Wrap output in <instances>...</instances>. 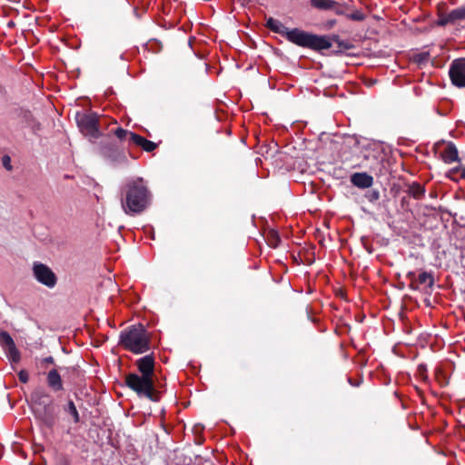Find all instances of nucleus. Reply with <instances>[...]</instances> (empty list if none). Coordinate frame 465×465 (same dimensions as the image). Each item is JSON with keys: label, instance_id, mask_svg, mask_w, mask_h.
I'll return each instance as SVG.
<instances>
[{"label": "nucleus", "instance_id": "nucleus-8", "mask_svg": "<svg viewBox=\"0 0 465 465\" xmlns=\"http://www.w3.org/2000/svg\"><path fill=\"white\" fill-rule=\"evenodd\" d=\"M99 153L113 164H119L127 162L124 148L117 142L107 139L99 144Z\"/></svg>", "mask_w": 465, "mask_h": 465}, {"label": "nucleus", "instance_id": "nucleus-3", "mask_svg": "<svg viewBox=\"0 0 465 465\" xmlns=\"http://www.w3.org/2000/svg\"><path fill=\"white\" fill-rule=\"evenodd\" d=\"M35 418L47 429H53L57 420V410L51 395L43 389L35 390L30 395Z\"/></svg>", "mask_w": 465, "mask_h": 465}, {"label": "nucleus", "instance_id": "nucleus-18", "mask_svg": "<svg viewBox=\"0 0 465 465\" xmlns=\"http://www.w3.org/2000/svg\"><path fill=\"white\" fill-rule=\"evenodd\" d=\"M326 36L329 37V42L331 44V40H332L333 42H335L338 45L339 50L332 51V54L335 55L341 54L343 53V51L351 50L354 47L352 44H351L348 41L341 40L340 38V36L337 35H333L331 36H329V35H326Z\"/></svg>", "mask_w": 465, "mask_h": 465}, {"label": "nucleus", "instance_id": "nucleus-11", "mask_svg": "<svg viewBox=\"0 0 465 465\" xmlns=\"http://www.w3.org/2000/svg\"><path fill=\"white\" fill-rule=\"evenodd\" d=\"M449 74L454 85L465 87V59L460 58L454 60Z\"/></svg>", "mask_w": 465, "mask_h": 465}, {"label": "nucleus", "instance_id": "nucleus-22", "mask_svg": "<svg viewBox=\"0 0 465 465\" xmlns=\"http://www.w3.org/2000/svg\"><path fill=\"white\" fill-rule=\"evenodd\" d=\"M266 242L270 247H278L281 242L279 233L275 230H270L266 234Z\"/></svg>", "mask_w": 465, "mask_h": 465}, {"label": "nucleus", "instance_id": "nucleus-26", "mask_svg": "<svg viewBox=\"0 0 465 465\" xmlns=\"http://www.w3.org/2000/svg\"><path fill=\"white\" fill-rule=\"evenodd\" d=\"M346 16L347 18L357 22L364 21L366 18V15L361 10H355L351 14L346 15Z\"/></svg>", "mask_w": 465, "mask_h": 465}, {"label": "nucleus", "instance_id": "nucleus-9", "mask_svg": "<svg viewBox=\"0 0 465 465\" xmlns=\"http://www.w3.org/2000/svg\"><path fill=\"white\" fill-rule=\"evenodd\" d=\"M33 274L38 282L48 287L54 288L57 283V277L50 267L40 262L33 263Z\"/></svg>", "mask_w": 465, "mask_h": 465}, {"label": "nucleus", "instance_id": "nucleus-24", "mask_svg": "<svg viewBox=\"0 0 465 465\" xmlns=\"http://www.w3.org/2000/svg\"><path fill=\"white\" fill-rule=\"evenodd\" d=\"M351 9V6L348 4H341L335 1V6H333L331 10H333L337 15H346V12Z\"/></svg>", "mask_w": 465, "mask_h": 465}, {"label": "nucleus", "instance_id": "nucleus-7", "mask_svg": "<svg viewBox=\"0 0 465 465\" xmlns=\"http://www.w3.org/2000/svg\"><path fill=\"white\" fill-rule=\"evenodd\" d=\"M75 121L81 133L90 141L96 140L102 135L99 128V116L96 113H77Z\"/></svg>", "mask_w": 465, "mask_h": 465}, {"label": "nucleus", "instance_id": "nucleus-40", "mask_svg": "<svg viewBox=\"0 0 465 465\" xmlns=\"http://www.w3.org/2000/svg\"><path fill=\"white\" fill-rule=\"evenodd\" d=\"M336 24V20H330L327 23L328 27H332Z\"/></svg>", "mask_w": 465, "mask_h": 465}, {"label": "nucleus", "instance_id": "nucleus-10", "mask_svg": "<svg viewBox=\"0 0 465 465\" xmlns=\"http://www.w3.org/2000/svg\"><path fill=\"white\" fill-rule=\"evenodd\" d=\"M0 346L5 351L6 356L12 362L18 363L20 361V351L16 348L13 338L6 331H0Z\"/></svg>", "mask_w": 465, "mask_h": 465}, {"label": "nucleus", "instance_id": "nucleus-23", "mask_svg": "<svg viewBox=\"0 0 465 465\" xmlns=\"http://www.w3.org/2000/svg\"><path fill=\"white\" fill-rule=\"evenodd\" d=\"M430 54L429 52H421L413 56V61L420 66H425L430 61Z\"/></svg>", "mask_w": 465, "mask_h": 465}, {"label": "nucleus", "instance_id": "nucleus-34", "mask_svg": "<svg viewBox=\"0 0 465 465\" xmlns=\"http://www.w3.org/2000/svg\"><path fill=\"white\" fill-rule=\"evenodd\" d=\"M28 126H30L32 128L34 133H35L36 131H39L41 129V124L39 122H37L35 119V122H32L31 124H29Z\"/></svg>", "mask_w": 465, "mask_h": 465}, {"label": "nucleus", "instance_id": "nucleus-45", "mask_svg": "<svg viewBox=\"0 0 465 465\" xmlns=\"http://www.w3.org/2000/svg\"><path fill=\"white\" fill-rule=\"evenodd\" d=\"M437 453H438V454H440V453H441V451H440V450H437ZM442 455H444V456H445L446 454H445L444 452H442Z\"/></svg>", "mask_w": 465, "mask_h": 465}, {"label": "nucleus", "instance_id": "nucleus-36", "mask_svg": "<svg viewBox=\"0 0 465 465\" xmlns=\"http://www.w3.org/2000/svg\"><path fill=\"white\" fill-rule=\"evenodd\" d=\"M34 453H41L44 450V446L42 444H35L34 445Z\"/></svg>", "mask_w": 465, "mask_h": 465}, {"label": "nucleus", "instance_id": "nucleus-28", "mask_svg": "<svg viewBox=\"0 0 465 465\" xmlns=\"http://www.w3.org/2000/svg\"><path fill=\"white\" fill-rule=\"evenodd\" d=\"M60 370L64 371L70 376L78 377L80 373L79 366L60 367Z\"/></svg>", "mask_w": 465, "mask_h": 465}, {"label": "nucleus", "instance_id": "nucleus-1", "mask_svg": "<svg viewBox=\"0 0 465 465\" xmlns=\"http://www.w3.org/2000/svg\"><path fill=\"white\" fill-rule=\"evenodd\" d=\"M265 26L272 32L285 37L290 43L315 52L330 49L332 45L329 42V37L325 35H315L297 27L290 29L281 21L272 17L266 20Z\"/></svg>", "mask_w": 465, "mask_h": 465}, {"label": "nucleus", "instance_id": "nucleus-19", "mask_svg": "<svg viewBox=\"0 0 465 465\" xmlns=\"http://www.w3.org/2000/svg\"><path fill=\"white\" fill-rule=\"evenodd\" d=\"M63 410L65 413H68L74 423H78L80 421V415L76 409V406L72 399H68L65 405H64Z\"/></svg>", "mask_w": 465, "mask_h": 465}, {"label": "nucleus", "instance_id": "nucleus-25", "mask_svg": "<svg viewBox=\"0 0 465 465\" xmlns=\"http://www.w3.org/2000/svg\"><path fill=\"white\" fill-rule=\"evenodd\" d=\"M114 134L121 141L128 138L129 141L131 142V134H134V133L130 132L128 130H125L122 127H118L114 131Z\"/></svg>", "mask_w": 465, "mask_h": 465}, {"label": "nucleus", "instance_id": "nucleus-41", "mask_svg": "<svg viewBox=\"0 0 465 465\" xmlns=\"http://www.w3.org/2000/svg\"><path fill=\"white\" fill-rule=\"evenodd\" d=\"M431 152L436 154V143L431 145Z\"/></svg>", "mask_w": 465, "mask_h": 465}, {"label": "nucleus", "instance_id": "nucleus-17", "mask_svg": "<svg viewBox=\"0 0 465 465\" xmlns=\"http://www.w3.org/2000/svg\"><path fill=\"white\" fill-rule=\"evenodd\" d=\"M465 19V5L452 10L446 18L438 19V25H445L449 22Z\"/></svg>", "mask_w": 465, "mask_h": 465}, {"label": "nucleus", "instance_id": "nucleus-43", "mask_svg": "<svg viewBox=\"0 0 465 465\" xmlns=\"http://www.w3.org/2000/svg\"><path fill=\"white\" fill-rule=\"evenodd\" d=\"M14 25H15L14 22L11 21L8 23V26H14Z\"/></svg>", "mask_w": 465, "mask_h": 465}, {"label": "nucleus", "instance_id": "nucleus-37", "mask_svg": "<svg viewBox=\"0 0 465 465\" xmlns=\"http://www.w3.org/2000/svg\"><path fill=\"white\" fill-rule=\"evenodd\" d=\"M43 363L54 364V359L53 356L45 357L42 360Z\"/></svg>", "mask_w": 465, "mask_h": 465}, {"label": "nucleus", "instance_id": "nucleus-2", "mask_svg": "<svg viewBox=\"0 0 465 465\" xmlns=\"http://www.w3.org/2000/svg\"><path fill=\"white\" fill-rule=\"evenodd\" d=\"M152 194L144 180L137 177L122 187L121 204L126 214H139L151 203Z\"/></svg>", "mask_w": 465, "mask_h": 465}, {"label": "nucleus", "instance_id": "nucleus-42", "mask_svg": "<svg viewBox=\"0 0 465 465\" xmlns=\"http://www.w3.org/2000/svg\"><path fill=\"white\" fill-rule=\"evenodd\" d=\"M444 345V342L442 341L441 344L440 342L438 341V343H437V346H438V350L440 349V347L443 346Z\"/></svg>", "mask_w": 465, "mask_h": 465}, {"label": "nucleus", "instance_id": "nucleus-14", "mask_svg": "<svg viewBox=\"0 0 465 465\" xmlns=\"http://www.w3.org/2000/svg\"><path fill=\"white\" fill-rule=\"evenodd\" d=\"M46 383L47 386L54 392L64 391L62 376L56 368H54L47 372Z\"/></svg>", "mask_w": 465, "mask_h": 465}, {"label": "nucleus", "instance_id": "nucleus-31", "mask_svg": "<svg viewBox=\"0 0 465 465\" xmlns=\"http://www.w3.org/2000/svg\"><path fill=\"white\" fill-rule=\"evenodd\" d=\"M2 163H3L4 167L6 170H8V171L12 170L11 158L8 155H4L3 156Z\"/></svg>", "mask_w": 465, "mask_h": 465}, {"label": "nucleus", "instance_id": "nucleus-15", "mask_svg": "<svg viewBox=\"0 0 465 465\" xmlns=\"http://www.w3.org/2000/svg\"><path fill=\"white\" fill-rule=\"evenodd\" d=\"M351 183L360 189H367L372 186L373 177L367 173H354L351 176Z\"/></svg>", "mask_w": 465, "mask_h": 465}, {"label": "nucleus", "instance_id": "nucleus-20", "mask_svg": "<svg viewBox=\"0 0 465 465\" xmlns=\"http://www.w3.org/2000/svg\"><path fill=\"white\" fill-rule=\"evenodd\" d=\"M407 193L415 199H420L425 193V189L420 183H412L408 185Z\"/></svg>", "mask_w": 465, "mask_h": 465}, {"label": "nucleus", "instance_id": "nucleus-44", "mask_svg": "<svg viewBox=\"0 0 465 465\" xmlns=\"http://www.w3.org/2000/svg\"><path fill=\"white\" fill-rule=\"evenodd\" d=\"M408 276H409V277H412V276H414V273H413V272H409V273H408Z\"/></svg>", "mask_w": 465, "mask_h": 465}, {"label": "nucleus", "instance_id": "nucleus-4", "mask_svg": "<svg viewBox=\"0 0 465 465\" xmlns=\"http://www.w3.org/2000/svg\"><path fill=\"white\" fill-rule=\"evenodd\" d=\"M151 336L143 324L132 325L120 334L119 344L134 354L150 350Z\"/></svg>", "mask_w": 465, "mask_h": 465}, {"label": "nucleus", "instance_id": "nucleus-39", "mask_svg": "<svg viewBox=\"0 0 465 465\" xmlns=\"http://www.w3.org/2000/svg\"><path fill=\"white\" fill-rule=\"evenodd\" d=\"M348 381L350 382V384L351 386H354V387H358L361 384V381H352L351 378H349Z\"/></svg>", "mask_w": 465, "mask_h": 465}, {"label": "nucleus", "instance_id": "nucleus-13", "mask_svg": "<svg viewBox=\"0 0 465 465\" xmlns=\"http://www.w3.org/2000/svg\"><path fill=\"white\" fill-rule=\"evenodd\" d=\"M154 356L153 354L145 355L135 361V366L137 367L139 375H143L145 377H149L154 379Z\"/></svg>", "mask_w": 465, "mask_h": 465}, {"label": "nucleus", "instance_id": "nucleus-32", "mask_svg": "<svg viewBox=\"0 0 465 465\" xmlns=\"http://www.w3.org/2000/svg\"><path fill=\"white\" fill-rule=\"evenodd\" d=\"M418 374L422 380H427V369L423 365H419L418 367Z\"/></svg>", "mask_w": 465, "mask_h": 465}, {"label": "nucleus", "instance_id": "nucleus-38", "mask_svg": "<svg viewBox=\"0 0 465 465\" xmlns=\"http://www.w3.org/2000/svg\"><path fill=\"white\" fill-rule=\"evenodd\" d=\"M458 171H460V177L462 179H465V166L463 168H454L453 170H451V172H458Z\"/></svg>", "mask_w": 465, "mask_h": 465}, {"label": "nucleus", "instance_id": "nucleus-6", "mask_svg": "<svg viewBox=\"0 0 465 465\" xmlns=\"http://www.w3.org/2000/svg\"><path fill=\"white\" fill-rule=\"evenodd\" d=\"M435 279L431 272H422L418 275L415 282H411V286L420 291L421 294V302L423 304L432 311L436 304V293L434 292ZM431 313V312H430Z\"/></svg>", "mask_w": 465, "mask_h": 465}, {"label": "nucleus", "instance_id": "nucleus-5", "mask_svg": "<svg viewBox=\"0 0 465 465\" xmlns=\"http://www.w3.org/2000/svg\"><path fill=\"white\" fill-rule=\"evenodd\" d=\"M124 384L138 397L157 402L161 400V391L157 389L154 379L130 372L125 375Z\"/></svg>", "mask_w": 465, "mask_h": 465}, {"label": "nucleus", "instance_id": "nucleus-16", "mask_svg": "<svg viewBox=\"0 0 465 465\" xmlns=\"http://www.w3.org/2000/svg\"><path fill=\"white\" fill-rule=\"evenodd\" d=\"M131 142L136 146L141 147L143 151L148 153L153 152L158 146L157 143H155L154 142L147 140L146 138L137 134H131Z\"/></svg>", "mask_w": 465, "mask_h": 465}, {"label": "nucleus", "instance_id": "nucleus-21", "mask_svg": "<svg viewBox=\"0 0 465 465\" xmlns=\"http://www.w3.org/2000/svg\"><path fill=\"white\" fill-rule=\"evenodd\" d=\"M311 5L320 10H331L335 6L334 0H311Z\"/></svg>", "mask_w": 465, "mask_h": 465}, {"label": "nucleus", "instance_id": "nucleus-35", "mask_svg": "<svg viewBox=\"0 0 465 465\" xmlns=\"http://www.w3.org/2000/svg\"><path fill=\"white\" fill-rule=\"evenodd\" d=\"M437 373H438V385H440V387L446 386L449 383V381L446 378H444V381L442 382L440 381V376L441 375V372L439 368H438Z\"/></svg>", "mask_w": 465, "mask_h": 465}, {"label": "nucleus", "instance_id": "nucleus-29", "mask_svg": "<svg viewBox=\"0 0 465 465\" xmlns=\"http://www.w3.org/2000/svg\"><path fill=\"white\" fill-rule=\"evenodd\" d=\"M22 118L27 124V125L31 124L32 122H35V118L29 110L22 111Z\"/></svg>", "mask_w": 465, "mask_h": 465}, {"label": "nucleus", "instance_id": "nucleus-27", "mask_svg": "<svg viewBox=\"0 0 465 465\" xmlns=\"http://www.w3.org/2000/svg\"><path fill=\"white\" fill-rule=\"evenodd\" d=\"M365 197L370 203H376L380 199V192L377 189H371L366 192Z\"/></svg>", "mask_w": 465, "mask_h": 465}, {"label": "nucleus", "instance_id": "nucleus-30", "mask_svg": "<svg viewBox=\"0 0 465 465\" xmlns=\"http://www.w3.org/2000/svg\"><path fill=\"white\" fill-rule=\"evenodd\" d=\"M18 379H19V381H20L22 383H26V382H28V381H29V374H28L27 371H25V370H21V371L18 372Z\"/></svg>", "mask_w": 465, "mask_h": 465}, {"label": "nucleus", "instance_id": "nucleus-33", "mask_svg": "<svg viewBox=\"0 0 465 465\" xmlns=\"http://www.w3.org/2000/svg\"><path fill=\"white\" fill-rule=\"evenodd\" d=\"M438 215L440 216V219L449 221L450 218V213L449 212H443L440 207H438Z\"/></svg>", "mask_w": 465, "mask_h": 465}, {"label": "nucleus", "instance_id": "nucleus-46", "mask_svg": "<svg viewBox=\"0 0 465 465\" xmlns=\"http://www.w3.org/2000/svg\"><path fill=\"white\" fill-rule=\"evenodd\" d=\"M30 465H33L32 463H30Z\"/></svg>", "mask_w": 465, "mask_h": 465}, {"label": "nucleus", "instance_id": "nucleus-12", "mask_svg": "<svg viewBox=\"0 0 465 465\" xmlns=\"http://www.w3.org/2000/svg\"><path fill=\"white\" fill-rule=\"evenodd\" d=\"M444 148L440 151V158L445 163H452L454 162H460L459 153L456 145L452 142H445L444 140L438 141V149L440 145Z\"/></svg>", "mask_w": 465, "mask_h": 465}]
</instances>
